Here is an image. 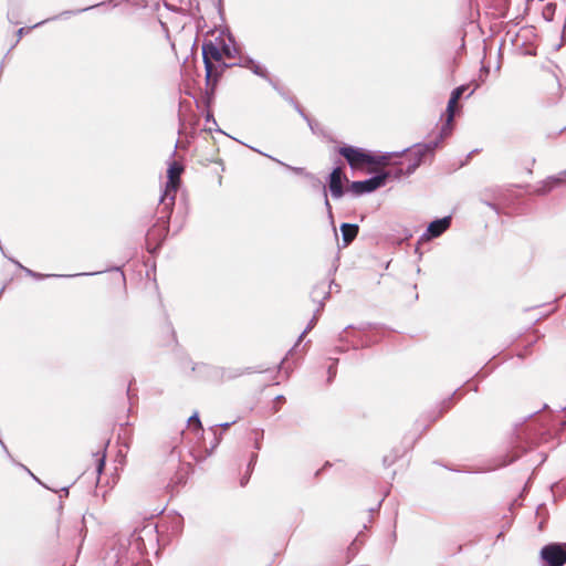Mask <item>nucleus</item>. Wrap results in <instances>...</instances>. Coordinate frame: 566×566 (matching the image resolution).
I'll return each instance as SVG.
<instances>
[{
	"label": "nucleus",
	"instance_id": "423d86ee",
	"mask_svg": "<svg viewBox=\"0 0 566 566\" xmlns=\"http://www.w3.org/2000/svg\"><path fill=\"white\" fill-rule=\"evenodd\" d=\"M202 57L206 69V78L209 83L212 77H217L212 61H220L222 59V52L213 42L210 41L202 45Z\"/></svg>",
	"mask_w": 566,
	"mask_h": 566
},
{
	"label": "nucleus",
	"instance_id": "6e6552de",
	"mask_svg": "<svg viewBox=\"0 0 566 566\" xmlns=\"http://www.w3.org/2000/svg\"><path fill=\"white\" fill-rule=\"evenodd\" d=\"M168 232L167 221H164L160 227H154L147 232L146 244L150 253H155Z\"/></svg>",
	"mask_w": 566,
	"mask_h": 566
},
{
	"label": "nucleus",
	"instance_id": "a19ab883",
	"mask_svg": "<svg viewBox=\"0 0 566 566\" xmlns=\"http://www.w3.org/2000/svg\"><path fill=\"white\" fill-rule=\"evenodd\" d=\"M127 395L130 398V387H128V389H127Z\"/></svg>",
	"mask_w": 566,
	"mask_h": 566
},
{
	"label": "nucleus",
	"instance_id": "39448f33",
	"mask_svg": "<svg viewBox=\"0 0 566 566\" xmlns=\"http://www.w3.org/2000/svg\"><path fill=\"white\" fill-rule=\"evenodd\" d=\"M391 175L390 171L381 172L365 180L353 181L350 185V190L355 195L368 193L377 190L378 188L385 186L387 178Z\"/></svg>",
	"mask_w": 566,
	"mask_h": 566
},
{
	"label": "nucleus",
	"instance_id": "aec40b11",
	"mask_svg": "<svg viewBox=\"0 0 566 566\" xmlns=\"http://www.w3.org/2000/svg\"><path fill=\"white\" fill-rule=\"evenodd\" d=\"M96 473L99 475L102 474L105 465V453L104 452H96Z\"/></svg>",
	"mask_w": 566,
	"mask_h": 566
},
{
	"label": "nucleus",
	"instance_id": "1a4fd4ad",
	"mask_svg": "<svg viewBox=\"0 0 566 566\" xmlns=\"http://www.w3.org/2000/svg\"><path fill=\"white\" fill-rule=\"evenodd\" d=\"M235 65H240L242 67L250 69L255 75L266 80L275 90L279 91L277 85L272 81L266 69L259 63H256L253 59L250 56H241L239 63Z\"/></svg>",
	"mask_w": 566,
	"mask_h": 566
},
{
	"label": "nucleus",
	"instance_id": "6ab92c4d",
	"mask_svg": "<svg viewBox=\"0 0 566 566\" xmlns=\"http://www.w3.org/2000/svg\"><path fill=\"white\" fill-rule=\"evenodd\" d=\"M457 103H458V101L454 99V97L450 96V99H449L448 106H447L448 124H451L453 122L454 109H455Z\"/></svg>",
	"mask_w": 566,
	"mask_h": 566
},
{
	"label": "nucleus",
	"instance_id": "c756f323",
	"mask_svg": "<svg viewBox=\"0 0 566 566\" xmlns=\"http://www.w3.org/2000/svg\"><path fill=\"white\" fill-rule=\"evenodd\" d=\"M256 458H258V454H256V453H253V454H252V457H251V460H250L249 467L254 465V463H255V461H256Z\"/></svg>",
	"mask_w": 566,
	"mask_h": 566
},
{
	"label": "nucleus",
	"instance_id": "393cba45",
	"mask_svg": "<svg viewBox=\"0 0 566 566\" xmlns=\"http://www.w3.org/2000/svg\"><path fill=\"white\" fill-rule=\"evenodd\" d=\"M450 133H451V124H448V122H447L441 128L440 138L437 140L440 143V140L443 139L446 136L450 135Z\"/></svg>",
	"mask_w": 566,
	"mask_h": 566
},
{
	"label": "nucleus",
	"instance_id": "c85d7f7f",
	"mask_svg": "<svg viewBox=\"0 0 566 566\" xmlns=\"http://www.w3.org/2000/svg\"><path fill=\"white\" fill-rule=\"evenodd\" d=\"M27 32V29L25 28H20L17 32L18 34V40L19 41L21 39V36Z\"/></svg>",
	"mask_w": 566,
	"mask_h": 566
},
{
	"label": "nucleus",
	"instance_id": "dca6fc26",
	"mask_svg": "<svg viewBox=\"0 0 566 566\" xmlns=\"http://www.w3.org/2000/svg\"><path fill=\"white\" fill-rule=\"evenodd\" d=\"M214 373L218 374L222 380L233 379L243 374L242 370L232 368H218L214 369Z\"/></svg>",
	"mask_w": 566,
	"mask_h": 566
},
{
	"label": "nucleus",
	"instance_id": "f03ea898",
	"mask_svg": "<svg viewBox=\"0 0 566 566\" xmlns=\"http://www.w3.org/2000/svg\"><path fill=\"white\" fill-rule=\"evenodd\" d=\"M439 145L438 140H433L426 144H416L411 148H406L401 153H391L392 156H400L406 151H409V164L403 171L402 168L395 169L394 176L395 178H400L401 176H409L416 171V169L421 165L423 157L428 153H432Z\"/></svg>",
	"mask_w": 566,
	"mask_h": 566
},
{
	"label": "nucleus",
	"instance_id": "cd10ccee",
	"mask_svg": "<svg viewBox=\"0 0 566 566\" xmlns=\"http://www.w3.org/2000/svg\"><path fill=\"white\" fill-rule=\"evenodd\" d=\"M520 457L518 453H515L514 455H512L510 459L503 461L501 464H499V467H505V465H509L510 463H512L513 461H515L517 458Z\"/></svg>",
	"mask_w": 566,
	"mask_h": 566
},
{
	"label": "nucleus",
	"instance_id": "4c0bfd02",
	"mask_svg": "<svg viewBox=\"0 0 566 566\" xmlns=\"http://www.w3.org/2000/svg\"><path fill=\"white\" fill-rule=\"evenodd\" d=\"M336 349H337V352H339V353L345 352V348H343V347H337Z\"/></svg>",
	"mask_w": 566,
	"mask_h": 566
},
{
	"label": "nucleus",
	"instance_id": "20e7f679",
	"mask_svg": "<svg viewBox=\"0 0 566 566\" xmlns=\"http://www.w3.org/2000/svg\"><path fill=\"white\" fill-rule=\"evenodd\" d=\"M543 566H563L566 564V544L551 543L541 549Z\"/></svg>",
	"mask_w": 566,
	"mask_h": 566
},
{
	"label": "nucleus",
	"instance_id": "b1692460",
	"mask_svg": "<svg viewBox=\"0 0 566 566\" xmlns=\"http://www.w3.org/2000/svg\"><path fill=\"white\" fill-rule=\"evenodd\" d=\"M189 426H196L198 429H201V421L199 419L198 412H195L192 416L188 419Z\"/></svg>",
	"mask_w": 566,
	"mask_h": 566
},
{
	"label": "nucleus",
	"instance_id": "ddd939ff",
	"mask_svg": "<svg viewBox=\"0 0 566 566\" xmlns=\"http://www.w3.org/2000/svg\"><path fill=\"white\" fill-rule=\"evenodd\" d=\"M566 178V170H563L558 174V176L548 177L541 188L536 191L538 195H546L555 186L560 185Z\"/></svg>",
	"mask_w": 566,
	"mask_h": 566
},
{
	"label": "nucleus",
	"instance_id": "9d476101",
	"mask_svg": "<svg viewBox=\"0 0 566 566\" xmlns=\"http://www.w3.org/2000/svg\"><path fill=\"white\" fill-rule=\"evenodd\" d=\"M328 188L334 199H339L344 195L343 171L340 167H336L329 174Z\"/></svg>",
	"mask_w": 566,
	"mask_h": 566
},
{
	"label": "nucleus",
	"instance_id": "c9c22d12",
	"mask_svg": "<svg viewBox=\"0 0 566 566\" xmlns=\"http://www.w3.org/2000/svg\"><path fill=\"white\" fill-rule=\"evenodd\" d=\"M247 482H248V478L242 479L241 480V485L244 486L247 484Z\"/></svg>",
	"mask_w": 566,
	"mask_h": 566
},
{
	"label": "nucleus",
	"instance_id": "79ce46f5",
	"mask_svg": "<svg viewBox=\"0 0 566 566\" xmlns=\"http://www.w3.org/2000/svg\"><path fill=\"white\" fill-rule=\"evenodd\" d=\"M207 120H211V115L210 114L207 115Z\"/></svg>",
	"mask_w": 566,
	"mask_h": 566
},
{
	"label": "nucleus",
	"instance_id": "ea45409f",
	"mask_svg": "<svg viewBox=\"0 0 566 566\" xmlns=\"http://www.w3.org/2000/svg\"><path fill=\"white\" fill-rule=\"evenodd\" d=\"M282 399H283V396H277V397H276V400H277V401H281Z\"/></svg>",
	"mask_w": 566,
	"mask_h": 566
},
{
	"label": "nucleus",
	"instance_id": "a211bd4d",
	"mask_svg": "<svg viewBox=\"0 0 566 566\" xmlns=\"http://www.w3.org/2000/svg\"><path fill=\"white\" fill-rule=\"evenodd\" d=\"M251 149H252V150H254V151H256V153H259V154H261V155H263V156H265V157H268V158H270L271 160H273V161L277 163L279 165L284 166L285 168H287V169H290V170H293V171H294V172H296V174H302V172L304 171V169H303V168L291 167L290 165H286V164H284L283 161H281V160H279V159H276V158H274V157H272V156H270V155H268V154H264V153L260 151L259 149H255V148H253V147H251Z\"/></svg>",
	"mask_w": 566,
	"mask_h": 566
},
{
	"label": "nucleus",
	"instance_id": "4468645a",
	"mask_svg": "<svg viewBox=\"0 0 566 566\" xmlns=\"http://www.w3.org/2000/svg\"><path fill=\"white\" fill-rule=\"evenodd\" d=\"M358 226L353 223H342L340 231L343 237L344 247L350 244L358 234Z\"/></svg>",
	"mask_w": 566,
	"mask_h": 566
},
{
	"label": "nucleus",
	"instance_id": "9b49d317",
	"mask_svg": "<svg viewBox=\"0 0 566 566\" xmlns=\"http://www.w3.org/2000/svg\"><path fill=\"white\" fill-rule=\"evenodd\" d=\"M117 6H118V3L116 1L108 0V1H103L101 3L94 4V6H90V7H86V8H83V9H78V10H75V11H64L61 14H59V15L52 18V19H46V20H43V21L34 24L32 28L40 27V25L44 24L45 22H48L50 20H54V19L61 18V17H70L72 14H77V13L85 12V11H88V10H92V9H95V8H101V7H107L108 9H114Z\"/></svg>",
	"mask_w": 566,
	"mask_h": 566
},
{
	"label": "nucleus",
	"instance_id": "bb28decb",
	"mask_svg": "<svg viewBox=\"0 0 566 566\" xmlns=\"http://www.w3.org/2000/svg\"><path fill=\"white\" fill-rule=\"evenodd\" d=\"M294 105H295V109L297 111V113L308 123L310 127L313 129L312 123H311L308 116L304 113V111L300 107V105H297L296 103Z\"/></svg>",
	"mask_w": 566,
	"mask_h": 566
},
{
	"label": "nucleus",
	"instance_id": "72a5a7b5",
	"mask_svg": "<svg viewBox=\"0 0 566 566\" xmlns=\"http://www.w3.org/2000/svg\"><path fill=\"white\" fill-rule=\"evenodd\" d=\"M260 448H261L260 440H259V438H256V440H255V449L259 450Z\"/></svg>",
	"mask_w": 566,
	"mask_h": 566
},
{
	"label": "nucleus",
	"instance_id": "412c9836",
	"mask_svg": "<svg viewBox=\"0 0 566 566\" xmlns=\"http://www.w3.org/2000/svg\"><path fill=\"white\" fill-rule=\"evenodd\" d=\"M323 196H324V205H325L327 214L331 219H333V211H332V206L328 200L326 186H323Z\"/></svg>",
	"mask_w": 566,
	"mask_h": 566
},
{
	"label": "nucleus",
	"instance_id": "5701e85b",
	"mask_svg": "<svg viewBox=\"0 0 566 566\" xmlns=\"http://www.w3.org/2000/svg\"><path fill=\"white\" fill-rule=\"evenodd\" d=\"M337 363H338V359H334L333 364L328 367V379H327L328 382H332V380L336 376V373H337L336 365H337Z\"/></svg>",
	"mask_w": 566,
	"mask_h": 566
},
{
	"label": "nucleus",
	"instance_id": "f3484780",
	"mask_svg": "<svg viewBox=\"0 0 566 566\" xmlns=\"http://www.w3.org/2000/svg\"><path fill=\"white\" fill-rule=\"evenodd\" d=\"M323 311V303H321V306H318L312 317V319L310 321V323L307 324L306 328L302 332V334L300 335L298 337V342H301L303 339V337L314 328V326L316 325L317 321H318V317H319V314L321 312Z\"/></svg>",
	"mask_w": 566,
	"mask_h": 566
},
{
	"label": "nucleus",
	"instance_id": "f8f14e48",
	"mask_svg": "<svg viewBox=\"0 0 566 566\" xmlns=\"http://www.w3.org/2000/svg\"><path fill=\"white\" fill-rule=\"evenodd\" d=\"M13 263L18 268L22 269L28 276H31V277H33L35 280H43V279H46V277H73V276H81V275H95V274H99L101 273V272H91V273H78V274H73V275L41 274V273L34 272L31 269H28V268L23 266L19 261H14L13 260Z\"/></svg>",
	"mask_w": 566,
	"mask_h": 566
},
{
	"label": "nucleus",
	"instance_id": "a878e982",
	"mask_svg": "<svg viewBox=\"0 0 566 566\" xmlns=\"http://www.w3.org/2000/svg\"><path fill=\"white\" fill-rule=\"evenodd\" d=\"M486 193H488V190H485L483 193H482V202L485 203L488 207H490L491 209H493L494 211H496L499 213V209L496 207L495 203H493L492 201H490L489 199H486Z\"/></svg>",
	"mask_w": 566,
	"mask_h": 566
},
{
	"label": "nucleus",
	"instance_id": "7c9ffc66",
	"mask_svg": "<svg viewBox=\"0 0 566 566\" xmlns=\"http://www.w3.org/2000/svg\"><path fill=\"white\" fill-rule=\"evenodd\" d=\"M235 421H232V422H224V423H221L219 424L220 427H222L223 429H228L231 424H233Z\"/></svg>",
	"mask_w": 566,
	"mask_h": 566
},
{
	"label": "nucleus",
	"instance_id": "37998d69",
	"mask_svg": "<svg viewBox=\"0 0 566 566\" xmlns=\"http://www.w3.org/2000/svg\"><path fill=\"white\" fill-rule=\"evenodd\" d=\"M29 473L31 474V476H33V480H36V476H34V473H31V472H29Z\"/></svg>",
	"mask_w": 566,
	"mask_h": 566
},
{
	"label": "nucleus",
	"instance_id": "2eb2a0df",
	"mask_svg": "<svg viewBox=\"0 0 566 566\" xmlns=\"http://www.w3.org/2000/svg\"><path fill=\"white\" fill-rule=\"evenodd\" d=\"M311 296L314 302L318 301V306H321V303L324 304V301L329 297V291L326 290V283L325 282L317 283L313 287V290L311 292Z\"/></svg>",
	"mask_w": 566,
	"mask_h": 566
},
{
	"label": "nucleus",
	"instance_id": "473e14b6",
	"mask_svg": "<svg viewBox=\"0 0 566 566\" xmlns=\"http://www.w3.org/2000/svg\"><path fill=\"white\" fill-rule=\"evenodd\" d=\"M223 51H224V53H226L229 57H231V56H232V52H230V50H229V49L224 48V50H223Z\"/></svg>",
	"mask_w": 566,
	"mask_h": 566
},
{
	"label": "nucleus",
	"instance_id": "58836bf2",
	"mask_svg": "<svg viewBox=\"0 0 566 566\" xmlns=\"http://www.w3.org/2000/svg\"><path fill=\"white\" fill-rule=\"evenodd\" d=\"M0 443H1V446L3 447V449L8 452L7 447L4 446V442H2V440H1V439H0Z\"/></svg>",
	"mask_w": 566,
	"mask_h": 566
},
{
	"label": "nucleus",
	"instance_id": "0eeeda50",
	"mask_svg": "<svg viewBox=\"0 0 566 566\" xmlns=\"http://www.w3.org/2000/svg\"><path fill=\"white\" fill-rule=\"evenodd\" d=\"M451 217L447 216L441 219H436L429 223L427 230L421 234L419 239V243L430 241L432 239L439 238L451 226Z\"/></svg>",
	"mask_w": 566,
	"mask_h": 566
},
{
	"label": "nucleus",
	"instance_id": "e433bc0d",
	"mask_svg": "<svg viewBox=\"0 0 566 566\" xmlns=\"http://www.w3.org/2000/svg\"><path fill=\"white\" fill-rule=\"evenodd\" d=\"M62 492H63V494L67 495L69 494V489L67 488H63Z\"/></svg>",
	"mask_w": 566,
	"mask_h": 566
},
{
	"label": "nucleus",
	"instance_id": "7ed1b4c3",
	"mask_svg": "<svg viewBox=\"0 0 566 566\" xmlns=\"http://www.w3.org/2000/svg\"><path fill=\"white\" fill-rule=\"evenodd\" d=\"M184 168L174 163L168 168V181L166 184L165 192L160 198V202L164 203L163 211L170 214L172 206L175 203V197L180 182V175Z\"/></svg>",
	"mask_w": 566,
	"mask_h": 566
},
{
	"label": "nucleus",
	"instance_id": "4be33fe9",
	"mask_svg": "<svg viewBox=\"0 0 566 566\" xmlns=\"http://www.w3.org/2000/svg\"><path fill=\"white\" fill-rule=\"evenodd\" d=\"M468 86L467 85H460L458 87H455L452 92H451V97H454V99L459 101L463 93L467 91Z\"/></svg>",
	"mask_w": 566,
	"mask_h": 566
},
{
	"label": "nucleus",
	"instance_id": "2f4dec72",
	"mask_svg": "<svg viewBox=\"0 0 566 566\" xmlns=\"http://www.w3.org/2000/svg\"><path fill=\"white\" fill-rule=\"evenodd\" d=\"M392 462H394V460H390V461H389V460H388V457H385V458H384V464H385V465H390Z\"/></svg>",
	"mask_w": 566,
	"mask_h": 566
},
{
	"label": "nucleus",
	"instance_id": "c03bdc74",
	"mask_svg": "<svg viewBox=\"0 0 566 566\" xmlns=\"http://www.w3.org/2000/svg\"><path fill=\"white\" fill-rule=\"evenodd\" d=\"M29 473L31 474V476H33V480H36V476H34V473H31V472H29Z\"/></svg>",
	"mask_w": 566,
	"mask_h": 566
},
{
	"label": "nucleus",
	"instance_id": "f257e3e1",
	"mask_svg": "<svg viewBox=\"0 0 566 566\" xmlns=\"http://www.w3.org/2000/svg\"><path fill=\"white\" fill-rule=\"evenodd\" d=\"M338 153L347 160L348 165L354 169L365 165H387L389 159L392 157V154L390 153L376 157L365 151L363 148H357L347 145L339 147Z\"/></svg>",
	"mask_w": 566,
	"mask_h": 566
},
{
	"label": "nucleus",
	"instance_id": "f704fd0d",
	"mask_svg": "<svg viewBox=\"0 0 566 566\" xmlns=\"http://www.w3.org/2000/svg\"><path fill=\"white\" fill-rule=\"evenodd\" d=\"M217 6H218V9L221 10V8H222V0H217Z\"/></svg>",
	"mask_w": 566,
	"mask_h": 566
}]
</instances>
